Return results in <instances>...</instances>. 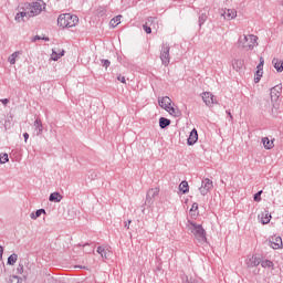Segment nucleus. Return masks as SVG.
<instances>
[{
    "mask_svg": "<svg viewBox=\"0 0 283 283\" xmlns=\"http://www.w3.org/2000/svg\"><path fill=\"white\" fill-rule=\"evenodd\" d=\"M0 101H1L2 105H7L8 103H10V99H8V98L0 99Z\"/></svg>",
    "mask_w": 283,
    "mask_h": 283,
    "instance_id": "obj_47",
    "label": "nucleus"
},
{
    "mask_svg": "<svg viewBox=\"0 0 283 283\" xmlns=\"http://www.w3.org/2000/svg\"><path fill=\"white\" fill-rule=\"evenodd\" d=\"M43 41H50V38H42Z\"/></svg>",
    "mask_w": 283,
    "mask_h": 283,
    "instance_id": "obj_52",
    "label": "nucleus"
},
{
    "mask_svg": "<svg viewBox=\"0 0 283 283\" xmlns=\"http://www.w3.org/2000/svg\"><path fill=\"white\" fill-rule=\"evenodd\" d=\"M120 19H123V15H117L111 20L112 28H116V25L120 24Z\"/></svg>",
    "mask_w": 283,
    "mask_h": 283,
    "instance_id": "obj_31",
    "label": "nucleus"
},
{
    "mask_svg": "<svg viewBox=\"0 0 283 283\" xmlns=\"http://www.w3.org/2000/svg\"><path fill=\"white\" fill-rule=\"evenodd\" d=\"M102 66L105 67L106 70L112 65V62L109 60H101Z\"/></svg>",
    "mask_w": 283,
    "mask_h": 283,
    "instance_id": "obj_37",
    "label": "nucleus"
},
{
    "mask_svg": "<svg viewBox=\"0 0 283 283\" xmlns=\"http://www.w3.org/2000/svg\"><path fill=\"white\" fill-rule=\"evenodd\" d=\"M221 17H224V19L231 21V19H235L238 17V11L233 9H227L223 12H221Z\"/></svg>",
    "mask_w": 283,
    "mask_h": 283,
    "instance_id": "obj_13",
    "label": "nucleus"
},
{
    "mask_svg": "<svg viewBox=\"0 0 283 283\" xmlns=\"http://www.w3.org/2000/svg\"><path fill=\"white\" fill-rule=\"evenodd\" d=\"M143 28H144L146 34H151V27L149 24H144Z\"/></svg>",
    "mask_w": 283,
    "mask_h": 283,
    "instance_id": "obj_41",
    "label": "nucleus"
},
{
    "mask_svg": "<svg viewBox=\"0 0 283 283\" xmlns=\"http://www.w3.org/2000/svg\"><path fill=\"white\" fill-rule=\"evenodd\" d=\"M97 253H99V255H102V258H105V260H107V251L105 250V247H98Z\"/></svg>",
    "mask_w": 283,
    "mask_h": 283,
    "instance_id": "obj_34",
    "label": "nucleus"
},
{
    "mask_svg": "<svg viewBox=\"0 0 283 283\" xmlns=\"http://www.w3.org/2000/svg\"><path fill=\"white\" fill-rule=\"evenodd\" d=\"M261 222L262 224H269V222H271V213H269V211L262 212Z\"/></svg>",
    "mask_w": 283,
    "mask_h": 283,
    "instance_id": "obj_24",
    "label": "nucleus"
},
{
    "mask_svg": "<svg viewBox=\"0 0 283 283\" xmlns=\"http://www.w3.org/2000/svg\"><path fill=\"white\" fill-rule=\"evenodd\" d=\"M179 190H181L182 193H189V182L181 181L179 185Z\"/></svg>",
    "mask_w": 283,
    "mask_h": 283,
    "instance_id": "obj_27",
    "label": "nucleus"
},
{
    "mask_svg": "<svg viewBox=\"0 0 283 283\" xmlns=\"http://www.w3.org/2000/svg\"><path fill=\"white\" fill-rule=\"evenodd\" d=\"M17 260H19V255H17V253H13V254H11V255L8 258L7 263H8L10 266H14V264H17Z\"/></svg>",
    "mask_w": 283,
    "mask_h": 283,
    "instance_id": "obj_26",
    "label": "nucleus"
},
{
    "mask_svg": "<svg viewBox=\"0 0 283 283\" xmlns=\"http://www.w3.org/2000/svg\"><path fill=\"white\" fill-rule=\"evenodd\" d=\"M158 193H160L159 188H150L147 191L145 205H151V202H153L151 200H154V198H156V196H158Z\"/></svg>",
    "mask_w": 283,
    "mask_h": 283,
    "instance_id": "obj_8",
    "label": "nucleus"
},
{
    "mask_svg": "<svg viewBox=\"0 0 283 283\" xmlns=\"http://www.w3.org/2000/svg\"><path fill=\"white\" fill-rule=\"evenodd\" d=\"M262 74L263 72L262 71H256L255 72V77H254V83H260V80L262 78Z\"/></svg>",
    "mask_w": 283,
    "mask_h": 283,
    "instance_id": "obj_35",
    "label": "nucleus"
},
{
    "mask_svg": "<svg viewBox=\"0 0 283 283\" xmlns=\"http://www.w3.org/2000/svg\"><path fill=\"white\" fill-rule=\"evenodd\" d=\"M272 63H273L276 72H283V62L282 61H280L279 59H273Z\"/></svg>",
    "mask_w": 283,
    "mask_h": 283,
    "instance_id": "obj_23",
    "label": "nucleus"
},
{
    "mask_svg": "<svg viewBox=\"0 0 283 283\" xmlns=\"http://www.w3.org/2000/svg\"><path fill=\"white\" fill-rule=\"evenodd\" d=\"M98 12H99V14H105V11H104L103 8H99V9H98Z\"/></svg>",
    "mask_w": 283,
    "mask_h": 283,
    "instance_id": "obj_51",
    "label": "nucleus"
},
{
    "mask_svg": "<svg viewBox=\"0 0 283 283\" xmlns=\"http://www.w3.org/2000/svg\"><path fill=\"white\" fill-rule=\"evenodd\" d=\"M117 81H119L120 83H126L125 76L123 75H118Z\"/></svg>",
    "mask_w": 283,
    "mask_h": 283,
    "instance_id": "obj_43",
    "label": "nucleus"
},
{
    "mask_svg": "<svg viewBox=\"0 0 283 283\" xmlns=\"http://www.w3.org/2000/svg\"><path fill=\"white\" fill-rule=\"evenodd\" d=\"M20 10L27 11L29 18L32 19V17H39L43 12V7L40 2H24L20 4Z\"/></svg>",
    "mask_w": 283,
    "mask_h": 283,
    "instance_id": "obj_4",
    "label": "nucleus"
},
{
    "mask_svg": "<svg viewBox=\"0 0 283 283\" xmlns=\"http://www.w3.org/2000/svg\"><path fill=\"white\" fill-rule=\"evenodd\" d=\"M21 55V52L15 51L14 53H12L9 57L8 61L11 65H14V63H17V59Z\"/></svg>",
    "mask_w": 283,
    "mask_h": 283,
    "instance_id": "obj_25",
    "label": "nucleus"
},
{
    "mask_svg": "<svg viewBox=\"0 0 283 283\" xmlns=\"http://www.w3.org/2000/svg\"><path fill=\"white\" fill-rule=\"evenodd\" d=\"M280 109V104L276 102L273 103L272 106V114H274V116L277 114V111Z\"/></svg>",
    "mask_w": 283,
    "mask_h": 283,
    "instance_id": "obj_36",
    "label": "nucleus"
},
{
    "mask_svg": "<svg viewBox=\"0 0 283 283\" xmlns=\"http://www.w3.org/2000/svg\"><path fill=\"white\" fill-rule=\"evenodd\" d=\"M187 143L188 145H196V143H198V130L196 128H193L191 132H190V135L187 139Z\"/></svg>",
    "mask_w": 283,
    "mask_h": 283,
    "instance_id": "obj_14",
    "label": "nucleus"
},
{
    "mask_svg": "<svg viewBox=\"0 0 283 283\" xmlns=\"http://www.w3.org/2000/svg\"><path fill=\"white\" fill-rule=\"evenodd\" d=\"M25 19H30L28 11L22 10L15 15V21L21 23V21H25Z\"/></svg>",
    "mask_w": 283,
    "mask_h": 283,
    "instance_id": "obj_17",
    "label": "nucleus"
},
{
    "mask_svg": "<svg viewBox=\"0 0 283 283\" xmlns=\"http://www.w3.org/2000/svg\"><path fill=\"white\" fill-rule=\"evenodd\" d=\"M166 112H168V114L175 118H180L182 116V113L178 107L170 106Z\"/></svg>",
    "mask_w": 283,
    "mask_h": 283,
    "instance_id": "obj_16",
    "label": "nucleus"
},
{
    "mask_svg": "<svg viewBox=\"0 0 283 283\" xmlns=\"http://www.w3.org/2000/svg\"><path fill=\"white\" fill-rule=\"evenodd\" d=\"M33 127L35 129L36 136H41V134H43V123L41 122V118H36L34 120Z\"/></svg>",
    "mask_w": 283,
    "mask_h": 283,
    "instance_id": "obj_15",
    "label": "nucleus"
},
{
    "mask_svg": "<svg viewBox=\"0 0 283 283\" xmlns=\"http://www.w3.org/2000/svg\"><path fill=\"white\" fill-rule=\"evenodd\" d=\"M226 114H228L230 120H233V115H231V112H230V111H227Z\"/></svg>",
    "mask_w": 283,
    "mask_h": 283,
    "instance_id": "obj_48",
    "label": "nucleus"
},
{
    "mask_svg": "<svg viewBox=\"0 0 283 283\" xmlns=\"http://www.w3.org/2000/svg\"><path fill=\"white\" fill-rule=\"evenodd\" d=\"M169 50H171V48L169 46L168 43H164L161 45L159 59L161 61V64L165 65V67H167L171 61V57L169 55Z\"/></svg>",
    "mask_w": 283,
    "mask_h": 283,
    "instance_id": "obj_5",
    "label": "nucleus"
},
{
    "mask_svg": "<svg viewBox=\"0 0 283 283\" xmlns=\"http://www.w3.org/2000/svg\"><path fill=\"white\" fill-rule=\"evenodd\" d=\"M244 66V60H233L232 61V67L235 70V72H240V69Z\"/></svg>",
    "mask_w": 283,
    "mask_h": 283,
    "instance_id": "obj_20",
    "label": "nucleus"
},
{
    "mask_svg": "<svg viewBox=\"0 0 283 283\" xmlns=\"http://www.w3.org/2000/svg\"><path fill=\"white\" fill-rule=\"evenodd\" d=\"M156 21V18L155 17H149L146 21V25H154V22Z\"/></svg>",
    "mask_w": 283,
    "mask_h": 283,
    "instance_id": "obj_40",
    "label": "nucleus"
},
{
    "mask_svg": "<svg viewBox=\"0 0 283 283\" xmlns=\"http://www.w3.org/2000/svg\"><path fill=\"white\" fill-rule=\"evenodd\" d=\"M50 202H61L63 200V196L59 192H52L49 197Z\"/></svg>",
    "mask_w": 283,
    "mask_h": 283,
    "instance_id": "obj_22",
    "label": "nucleus"
},
{
    "mask_svg": "<svg viewBox=\"0 0 283 283\" xmlns=\"http://www.w3.org/2000/svg\"><path fill=\"white\" fill-rule=\"evenodd\" d=\"M211 189H213V181L209 178H205L201 181V187L199 188L201 196H207V193H209Z\"/></svg>",
    "mask_w": 283,
    "mask_h": 283,
    "instance_id": "obj_6",
    "label": "nucleus"
},
{
    "mask_svg": "<svg viewBox=\"0 0 283 283\" xmlns=\"http://www.w3.org/2000/svg\"><path fill=\"white\" fill-rule=\"evenodd\" d=\"M208 18L209 7H206L199 12V28H202V25H205V22L207 21Z\"/></svg>",
    "mask_w": 283,
    "mask_h": 283,
    "instance_id": "obj_10",
    "label": "nucleus"
},
{
    "mask_svg": "<svg viewBox=\"0 0 283 283\" xmlns=\"http://www.w3.org/2000/svg\"><path fill=\"white\" fill-rule=\"evenodd\" d=\"M202 101L203 103H206L207 107H211V105L216 103V98L210 92H206L202 94Z\"/></svg>",
    "mask_w": 283,
    "mask_h": 283,
    "instance_id": "obj_11",
    "label": "nucleus"
},
{
    "mask_svg": "<svg viewBox=\"0 0 283 283\" xmlns=\"http://www.w3.org/2000/svg\"><path fill=\"white\" fill-rule=\"evenodd\" d=\"M262 261L260 260V258L252 255L249 260H248V266L253 268V266H260V263Z\"/></svg>",
    "mask_w": 283,
    "mask_h": 283,
    "instance_id": "obj_18",
    "label": "nucleus"
},
{
    "mask_svg": "<svg viewBox=\"0 0 283 283\" xmlns=\"http://www.w3.org/2000/svg\"><path fill=\"white\" fill-rule=\"evenodd\" d=\"M23 138H24V142L28 143V138H30V134L24 133V134H23Z\"/></svg>",
    "mask_w": 283,
    "mask_h": 283,
    "instance_id": "obj_46",
    "label": "nucleus"
},
{
    "mask_svg": "<svg viewBox=\"0 0 283 283\" xmlns=\"http://www.w3.org/2000/svg\"><path fill=\"white\" fill-rule=\"evenodd\" d=\"M41 39H43V38H41L40 35H35V36L33 38V41H41Z\"/></svg>",
    "mask_w": 283,
    "mask_h": 283,
    "instance_id": "obj_49",
    "label": "nucleus"
},
{
    "mask_svg": "<svg viewBox=\"0 0 283 283\" xmlns=\"http://www.w3.org/2000/svg\"><path fill=\"white\" fill-rule=\"evenodd\" d=\"M159 107L165 109L166 112L171 107V98L169 96L161 97L158 99Z\"/></svg>",
    "mask_w": 283,
    "mask_h": 283,
    "instance_id": "obj_12",
    "label": "nucleus"
},
{
    "mask_svg": "<svg viewBox=\"0 0 283 283\" xmlns=\"http://www.w3.org/2000/svg\"><path fill=\"white\" fill-rule=\"evenodd\" d=\"M18 273H20V275L23 273V264H19L17 268Z\"/></svg>",
    "mask_w": 283,
    "mask_h": 283,
    "instance_id": "obj_42",
    "label": "nucleus"
},
{
    "mask_svg": "<svg viewBox=\"0 0 283 283\" xmlns=\"http://www.w3.org/2000/svg\"><path fill=\"white\" fill-rule=\"evenodd\" d=\"M129 224H132V220L125 221L124 223L125 229H129Z\"/></svg>",
    "mask_w": 283,
    "mask_h": 283,
    "instance_id": "obj_45",
    "label": "nucleus"
},
{
    "mask_svg": "<svg viewBox=\"0 0 283 283\" xmlns=\"http://www.w3.org/2000/svg\"><path fill=\"white\" fill-rule=\"evenodd\" d=\"M64 54H65V51L56 52L53 50V52L51 54V59H52V61H59V59H61V56H63Z\"/></svg>",
    "mask_w": 283,
    "mask_h": 283,
    "instance_id": "obj_29",
    "label": "nucleus"
},
{
    "mask_svg": "<svg viewBox=\"0 0 283 283\" xmlns=\"http://www.w3.org/2000/svg\"><path fill=\"white\" fill-rule=\"evenodd\" d=\"M190 211H198V203L197 202L192 203Z\"/></svg>",
    "mask_w": 283,
    "mask_h": 283,
    "instance_id": "obj_44",
    "label": "nucleus"
},
{
    "mask_svg": "<svg viewBox=\"0 0 283 283\" xmlns=\"http://www.w3.org/2000/svg\"><path fill=\"white\" fill-rule=\"evenodd\" d=\"M57 25L60 28H74L78 25V17L72 13H62L57 18Z\"/></svg>",
    "mask_w": 283,
    "mask_h": 283,
    "instance_id": "obj_1",
    "label": "nucleus"
},
{
    "mask_svg": "<svg viewBox=\"0 0 283 283\" xmlns=\"http://www.w3.org/2000/svg\"><path fill=\"white\" fill-rule=\"evenodd\" d=\"M261 266L263 269H273V261H271V260L262 261Z\"/></svg>",
    "mask_w": 283,
    "mask_h": 283,
    "instance_id": "obj_32",
    "label": "nucleus"
},
{
    "mask_svg": "<svg viewBox=\"0 0 283 283\" xmlns=\"http://www.w3.org/2000/svg\"><path fill=\"white\" fill-rule=\"evenodd\" d=\"M262 143H263L265 149H273V142H271V140L269 139V137H264V138L262 139Z\"/></svg>",
    "mask_w": 283,
    "mask_h": 283,
    "instance_id": "obj_30",
    "label": "nucleus"
},
{
    "mask_svg": "<svg viewBox=\"0 0 283 283\" xmlns=\"http://www.w3.org/2000/svg\"><path fill=\"white\" fill-rule=\"evenodd\" d=\"M10 160V158L8 157V154L2 153L0 154V165H6V163H8Z\"/></svg>",
    "mask_w": 283,
    "mask_h": 283,
    "instance_id": "obj_33",
    "label": "nucleus"
},
{
    "mask_svg": "<svg viewBox=\"0 0 283 283\" xmlns=\"http://www.w3.org/2000/svg\"><path fill=\"white\" fill-rule=\"evenodd\" d=\"M256 69H258L259 71H261V72H262V70H264V57H260V63H259V65L256 66Z\"/></svg>",
    "mask_w": 283,
    "mask_h": 283,
    "instance_id": "obj_39",
    "label": "nucleus"
},
{
    "mask_svg": "<svg viewBox=\"0 0 283 283\" xmlns=\"http://www.w3.org/2000/svg\"><path fill=\"white\" fill-rule=\"evenodd\" d=\"M169 125H171V119H169L167 117H160L159 118L160 129H167V127H169Z\"/></svg>",
    "mask_w": 283,
    "mask_h": 283,
    "instance_id": "obj_19",
    "label": "nucleus"
},
{
    "mask_svg": "<svg viewBox=\"0 0 283 283\" xmlns=\"http://www.w3.org/2000/svg\"><path fill=\"white\" fill-rule=\"evenodd\" d=\"M281 94H282V86L276 85V86L272 87L270 91V96H271L272 103H275L277 101V98H280Z\"/></svg>",
    "mask_w": 283,
    "mask_h": 283,
    "instance_id": "obj_9",
    "label": "nucleus"
},
{
    "mask_svg": "<svg viewBox=\"0 0 283 283\" xmlns=\"http://www.w3.org/2000/svg\"><path fill=\"white\" fill-rule=\"evenodd\" d=\"M185 283H199L200 279L196 274L186 275L184 277Z\"/></svg>",
    "mask_w": 283,
    "mask_h": 283,
    "instance_id": "obj_21",
    "label": "nucleus"
},
{
    "mask_svg": "<svg viewBox=\"0 0 283 283\" xmlns=\"http://www.w3.org/2000/svg\"><path fill=\"white\" fill-rule=\"evenodd\" d=\"M265 244H268V247H271L274 250L282 249V237H271L269 240L265 241Z\"/></svg>",
    "mask_w": 283,
    "mask_h": 283,
    "instance_id": "obj_7",
    "label": "nucleus"
},
{
    "mask_svg": "<svg viewBox=\"0 0 283 283\" xmlns=\"http://www.w3.org/2000/svg\"><path fill=\"white\" fill-rule=\"evenodd\" d=\"M2 255H3V247L0 245V260H1Z\"/></svg>",
    "mask_w": 283,
    "mask_h": 283,
    "instance_id": "obj_50",
    "label": "nucleus"
},
{
    "mask_svg": "<svg viewBox=\"0 0 283 283\" xmlns=\"http://www.w3.org/2000/svg\"><path fill=\"white\" fill-rule=\"evenodd\" d=\"M45 213V209H39L35 212L30 214L31 220H36V218H41V214Z\"/></svg>",
    "mask_w": 283,
    "mask_h": 283,
    "instance_id": "obj_28",
    "label": "nucleus"
},
{
    "mask_svg": "<svg viewBox=\"0 0 283 283\" xmlns=\"http://www.w3.org/2000/svg\"><path fill=\"white\" fill-rule=\"evenodd\" d=\"M260 200H262V190L254 195V202H260Z\"/></svg>",
    "mask_w": 283,
    "mask_h": 283,
    "instance_id": "obj_38",
    "label": "nucleus"
},
{
    "mask_svg": "<svg viewBox=\"0 0 283 283\" xmlns=\"http://www.w3.org/2000/svg\"><path fill=\"white\" fill-rule=\"evenodd\" d=\"M187 229L189 232L192 233V235H195L198 242H207V232L205 231V228H202V226L197 224L192 221H188Z\"/></svg>",
    "mask_w": 283,
    "mask_h": 283,
    "instance_id": "obj_2",
    "label": "nucleus"
},
{
    "mask_svg": "<svg viewBox=\"0 0 283 283\" xmlns=\"http://www.w3.org/2000/svg\"><path fill=\"white\" fill-rule=\"evenodd\" d=\"M238 45L242 50H253V48H256L258 45V35L248 34V35H241L238 40Z\"/></svg>",
    "mask_w": 283,
    "mask_h": 283,
    "instance_id": "obj_3",
    "label": "nucleus"
}]
</instances>
